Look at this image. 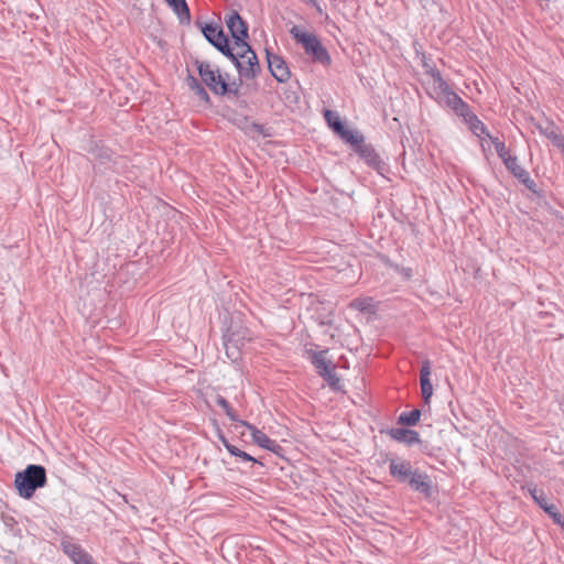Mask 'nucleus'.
I'll list each match as a JSON object with an SVG mask.
<instances>
[{"label":"nucleus","mask_w":564,"mask_h":564,"mask_svg":"<svg viewBox=\"0 0 564 564\" xmlns=\"http://www.w3.org/2000/svg\"><path fill=\"white\" fill-rule=\"evenodd\" d=\"M387 434L394 441L399 443H404L406 445H413L420 443V435L417 432L403 427L390 429L387 431Z\"/></svg>","instance_id":"nucleus-14"},{"label":"nucleus","mask_w":564,"mask_h":564,"mask_svg":"<svg viewBox=\"0 0 564 564\" xmlns=\"http://www.w3.org/2000/svg\"><path fill=\"white\" fill-rule=\"evenodd\" d=\"M267 59L272 76L278 82L285 83L290 78L291 73L284 59L276 54L270 53L269 51H267Z\"/></svg>","instance_id":"nucleus-7"},{"label":"nucleus","mask_w":564,"mask_h":564,"mask_svg":"<svg viewBox=\"0 0 564 564\" xmlns=\"http://www.w3.org/2000/svg\"><path fill=\"white\" fill-rule=\"evenodd\" d=\"M226 414L231 421L239 422L241 424V421L238 420L236 412L232 410V408H230L229 411L226 412Z\"/></svg>","instance_id":"nucleus-36"},{"label":"nucleus","mask_w":564,"mask_h":564,"mask_svg":"<svg viewBox=\"0 0 564 564\" xmlns=\"http://www.w3.org/2000/svg\"><path fill=\"white\" fill-rule=\"evenodd\" d=\"M349 307L355 310L357 313L362 315H376L379 312V302H376L373 297L361 296L352 300L349 303Z\"/></svg>","instance_id":"nucleus-12"},{"label":"nucleus","mask_w":564,"mask_h":564,"mask_svg":"<svg viewBox=\"0 0 564 564\" xmlns=\"http://www.w3.org/2000/svg\"><path fill=\"white\" fill-rule=\"evenodd\" d=\"M390 474L398 481H408L412 473L411 463L402 459H391L389 465Z\"/></svg>","instance_id":"nucleus-13"},{"label":"nucleus","mask_w":564,"mask_h":564,"mask_svg":"<svg viewBox=\"0 0 564 564\" xmlns=\"http://www.w3.org/2000/svg\"><path fill=\"white\" fill-rule=\"evenodd\" d=\"M421 392L425 403H429L433 395V386L431 383V366L430 361H424L420 373Z\"/></svg>","instance_id":"nucleus-16"},{"label":"nucleus","mask_w":564,"mask_h":564,"mask_svg":"<svg viewBox=\"0 0 564 564\" xmlns=\"http://www.w3.org/2000/svg\"><path fill=\"white\" fill-rule=\"evenodd\" d=\"M228 452L236 456V457H239L241 458L242 460L245 462H252V463H258V460L252 457L251 455H249L248 453L241 451L240 448H238L237 446H228Z\"/></svg>","instance_id":"nucleus-28"},{"label":"nucleus","mask_w":564,"mask_h":564,"mask_svg":"<svg viewBox=\"0 0 564 564\" xmlns=\"http://www.w3.org/2000/svg\"><path fill=\"white\" fill-rule=\"evenodd\" d=\"M420 417L421 411L415 409L410 412H402L398 419V422L400 424L412 426L419 422Z\"/></svg>","instance_id":"nucleus-23"},{"label":"nucleus","mask_w":564,"mask_h":564,"mask_svg":"<svg viewBox=\"0 0 564 564\" xmlns=\"http://www.w3.org/2000/svg\"><path fill=\"white\" fill-rule=\"evenodd\" d=\"M198 74L205 85L216 95L224 96L232 91L219 69L208 62H196Z\"/></svg>","instance_id":"nucleus-4"},{"label":"nucleus","mask_w":564,"mask_h":564,"mask_svg":"<svg viewBox=\"0 0 564 564\" xmlns=\"http://www.w3.org/2000/svg\"><path fill=\"white\" fill-rule=\"evenodd\" d=\"M290 33L293 39L304 47L305 53L310 55L314 62H318L323 65L330 64L332 58L316 35L302 30L297 25H294L290 30Z\"/></svg>","instance_id":"nucleus-2"},{"label":"nucleus","mask_w":564,"mask_h":564,"mask_svg":"<svg viewBox=\"0 0 564 564\" xmlns=\"http://www.w3.org/2000/svg\"><path fill=\"white\" fill-rule=\"evenodd\" d=\"M464 121L468 124L470 131L481 138L482 135H486L490 138L491 135L488 133L487 128L485 124L478 119V117L469 109L467 112L464 113L462 117Z\"/></svg>","instance_id":"nucleus-19"},{"label":"nucleus","mask_w":564,"mask_h":564,"mask_svg":"<svg viewBox=\"0 0 564 564\" xmlns=\"http://www.w3.org/2000/svg\"><path fill=\"white\" fill-rule=\"evenodd\" d=\"M194 93L200 100H203L205 102H209V95L202 85H199L197 88H195Z\"/></svg>","instance_id":"nucleus-32"},{"label":"nucleus","mask_w":564,"mask_h":564,"mask_svg":"<svg viewBox=\"0 0 564 564\" xmlns=\"http://www.w3.org/2000/svg\"><path fill=\"white\" fill-rule=\"evenodd\" d=\"M543 510L553 519V521L556 524H560V525L564 524L563 517L557 511V509H556V507L554 505H550L549 503L547 507H545Z\"/></svg>","instance_id":"nucleus-29"},{"label":"nucleus","mask_w":564,"mask_h":564,"mask_svg":"<svg viewBox=\"0 0 564 564\" xmlns=\"http://www.w3.org/2000/svg\"><path fill=\"white\" fill-rule=\"evenodd\" d=\"M311 362L316 368L319 376L325 377L334 370V366L329 359L326 358L327 350L314 351L307 350Z\"/></svg>","instance_id":"nucleus-10"},{"label":"nucleus","mask_w":564,"mask_h":564,"mask_svg":"<svg viewBox=\"0 0 564 564\" xmlns=\"http://www.w3.org/2000/svg\"><path fill=\"white\" fill-rule=\"evenodd\" d=\"M327 383L334 389L339 390L340 389V379L337 377L335 371H330L329 375L323 377Z\"/></svg>","instance_id":"nucleus-31"},{"label":"nucleus","mask_w":564,"mask_h":564,"mask_svg":"<svg viewBox=\"0 0 564 564\" xmlns=\"http://www.w3.org/2000/svg\"><path fill=\"white\" fill-rule=\"evenodd\" d=\"M46 484V470L41 465H29L24 470L17 473L14 486L19 495L30 499L37 488Z\"/></svg>","instance_id":"nucleus-1"},{"label":"nucleus","mask_w":564,"mask_h":564,"mask_svg":"<svg viewBox=\"0 0 564 564\" xmlns=\"http://www.w3.org/2000/svg\"><path fill=\"white\" fill-rule=\"evenodd\" d=\"M216 402L219 406L224 409L225 412L229 411V409L231 408L229 402L223 397H217Z\"/></svg>","instance_id":"nucleus-34"},{"label":"nucleus","mask_w":564,"mask_h":564,"mask_svg":"<svg viewBox=\"0 0 564 564\" xmlns=\"http://www.w3.org/2000/svg\"><path fill=\"white\" fill-rule=\"evenodd\" d=\"M324 116H325V119H326V121H327L328 126H329V127H330V128H332L336 133H338L339 131H341V130H343L344 124H343V122H341V120H340L339 116H338L336 112H334V111H332V110H326V111H325V113H324Z\"/></svg>","instance_id":"nucleus-25"},{"label":"nucleus","mask_w":564,"mask_h":564,"mask_svg":"<svg viewBox=\"0 0 564 564\" xmlns=\"http://www.w3.org/2000/svg\"><path fill=\"white\" fill-rule=\"evenodd\" d=\"M178 17L181 23H188L191 20L189 9L185 0H165Z\"/></svg>","instance_id":"nucleus-22"},{"label":"nucleus","mask_w":564,"mask_h":564,"mask_svg":"<svg viewBox=\"0 0 564 564\" xmlns=\"http://www.w3.org/2000/svg\"><path fill=\"white\" fill-rule=\"evenodd\" d=\"M83 564H97L94 562L93 557L90 556L86 562H84Z\"/></svg>","instance_id":"nucleus-39"},{"label":"nucleus","mask_w":564,"mask_h":564,"mask_svg":"<svg viewBox=\"0 0 564 564\" xmlns=\"http://www.w3.org/2000/svg\"><path fill=\"white\" fill-rule=\"evenodd\" d=\"M360 154L365 158L368 165L376 169L379 173H382L384 169V163L370 147L361 145Z\"/></svg>","instance_id":"nucleus-21"},{"label":"nucleus","mask_w":564,"mask_h":564,"mask_svg":"<svg viewBox=\"0 0 564 564\" xmlns=\"http://www.w3.org/2000/svg\"><path fill=\"white\" fill-rule=\"evenodd\" d=\"M241 425L246 426L250 431L253 442L260 447L272 453H279V451H281V446L275 441L271 440L267 434L258 430L256 426L249 424L246 421H241Z\"/></svg>","instance_id":"nucleus-8"},{"label":"nucleus","mask_w":564,"mask_h":564,"mask_svg":"<svg viewBox=\"0 0 564 564\" xmlns=\"http://www.w3.org/2000/svg\"><path fill=\"white\" fill-rule=\"evenodd\" d=\"M186 83H187L188 87L191 88V90H193V91L195 88H197L200 85L199 82L197 80V78H195L193 75L187 76Z\"/></svg>","instance_id":"nucleus-33"},{"label":"nucleus","mask_w":564,"mask_h":564,"mask_svg":"<svg viewBox=\"0 0 564 564\" xmlns=\"http://www.w3.org/2000/svg\"><path fill=\"white\" fill-rule=\"evenodd\" d=\"M337 134H339L344 141L352 145L360 144L364 142V137L361 134L354 132L352 130L346 129L345 126L343 127V130L339 131Z\"/></svg>","instance_id":"nucleus-24"},{"label":"nucleus","mask_w":564,"mask_h":564,"mask_svg":"<svg viewBox=\"0 0 564 564\" xmlns=\"http://www.w3.org/2000/svg\"><path fill=\"white\" fill-rule=\"evenodd\" d=\"M227 57L235 62L241 77L253 78L260 70L258 57L248 43L238 44Z\"/></svg>","instance_id":"nucleus-3"},{"label":"nucleus","mask_w":564,"mask_h":564,"mask_svg":"<svg viewBox=\"0 0 564 564\" xmlns=\"http://www.w3.org/2000/svg\"><path fill=\"white\" fill-rule=\"evenodd\" d=\"M311 3L316 4L317 0H308Z\"/></svg>","instance_id":"nucleus-40"},{"label":"nucleus","mask_w":564,"mask_h":564,"mask_svg":"<svg viewBox=\"0 0 564 564\" xmlns=\"http://www.w3.org/2000/svg\"><path fill=\"white\" fill-rule=\"evenodd\" d=\"M202 32L206 40L225 56L231 54L232 47L229 46L228 39L220 26L216 24H205L202 28Z\"/></svg>","instance_id":"nucleus-5"},{"label":"nucleus","mask_w":564,"mask_h":564,"mask_svg":"<svg viewBox=\"0 0 564 564\" xmlns=\"http://www.w3.org/2000/svg\"><path fill=\"white\" fill-rule=\"evenodd\" d=\"M224 340H225V345H226L227 349L229 348L228 345L230 343L236 344V340L234 338V334H231L229 332V329L224 334Z\"/></svg>","instance_id":"nucleus-35"},{"label":"nucleus","mask_w":564,"mask_h":564,"mask_svg":"<svg viewBox=\"0 0 564 564\" xmlns=\"http://www.w3.org/2000/svg\"><path fill=\"white\" fill-rule=\"evenodd\" d=\"M440 101L444 102L459 117H463L464 113L470 109V107L452 89L445 94Z\"/></svg>","instance_id":"nucleus-15"},{"label":"nucleus","mask_w":564,"mask_h":564,"mask_svg":"<svg viewBox=\"0 0 564 564\" xmlns=\"http://www.w3.org/2000/svg\"><path fill=\"white\" fill-rule=\"evenodd\" d=\"M252 130H254L257 133H262V126L258 124V123H252L251 126Z\"/></svg>","instance_id":"nucleus-37"},{"label":"nucleus","mask_w":564,"mask_h":564,"mask_svg":"<svg viewBox=\"0 0 564 564\" xmlns=\"http://www.w3.org/2000/svg\"><path fill=\"white\" fill-rule=\"evenodd\" d=\"M507 170L524 184L529 189H532L535 186L534 181L530 177L529 173L519 164L517 156L508 158L503 162Z\"/></svg>","instance_id":"nucleus-9"},{"label":"nucleus","mask_w":564,"mask_h":564,"mask_svg":"<svg viewBox=\"0 0 564 564\" xmlns=\"http://www.w3.org/2000/svg\"><path fill=\"white\" fill-rule=\"evenodd\" d=\"M431 76V89L433 90V94L437 100H440L445 94H447L451 90V87L446 83V80L442 77L440 72L432 70L430 73Z\"/></svg>","instance_id":"nucleus-18"},{"label":"nucleus","mask_w":564,"mask_h":564,"mask_svg":"<svg viewBox=\"0 0 564 564\" xmlns=\"http://www.w3.org/2000/svg\"><path fill=\"white\" fill-rule=\"evenodd\" d=\"M495 147V150L498 156L505 162L508 158H511V153L509 149L506 147L505 142L500 141L498 138L490 137L489 138Z\"/></svg>","instance_id":"nucleus-26"},{"label":"nucleus","mask_w":564,"mask_h":564,"mask_svg":"<svg viewBox=\"0 0 564 564\" xmlns=\"http://www.w3.org/2000/svg\"><path fill=\"white\" fill-rule=\"evenodd\" d=\"M223 444L224 446L228 449V446H234L232 444H230L227 440L223 438Z\"/></svg>","instance_id":"nucleus-38"},{"label":"nucleus","mask_w":564,"mask_h":564,"mask_svg":"<svg viewBox=\"0 0 564 564\" xmlns=\"http://www.w3.org/2000/svg\"><path fill=\"white\" fill-rule=\"evenodd\" d=\"M536 128L542 135L553 143L554 147H557L564 141V137L552 121H546L545 124L540 123Z\"/></svg>","instance_id":"nucleus-17"},{"label":"nucleus","mask_w":564,"mask_h":564,"mask_svg":"<svg viewBox=\"0 0 564 564\" xmlns=\"http://www.w3.org/2000/svg\"><path fill=\"white\" fill-rule=\"evenodd\" d=\"M408 481L413 490L419 491L426 497L431 496L432 480L429 475L414 470Z\"/></svg>","instance_id":"nucleus-11"},{"label":"nucleus","mask_w":564,"mask_h":564,"mask_svg":"<svg viewBox=\"0 0 564 564\" xmlns=\"http://www.w3.org/2000/svg\"><path fill=\"white\" fill-rule=\"evenodd\" d=\"M63 550L75 564H83L90 557L80 545L75 543L64 542Z\"/></svg>","instance_id":"nucleus-20"},{"label":"nucleus","mask_w":564,"mask_h":564,"mask_svg":"<svg viewBox=\"0 0 564 564\" xmlns=\"http://www.w3.org/2000/svg\"><path fill=\"white\" fill-rule=\"evenodd\" d=\"M227 28L235 40V45L247 43L248 39V26L237 11H231L226 17Z\"/></svg>","instance_id":"nucleus-6"},{"label":"nucleus","mask_w":564,"mask_h":564,"mask_svg":"<svg viewBox=\"0 0 564 564\" xmlns=\"http://www.w3.org/2000/svg\"><path fill=\"white\" fill-rule=\"evenodd\" d=\"M528 490L531 495V497L534 499V501L542 508L544 509L545 507H547V501H546V498H545V495L542 490L538 489L535 486H529L528 487Z\"/></svg>","instance_id":"nucleus-27"},{"label":"nucleus","mask_w":564,"mask_h":564,"mask_svg":"<svg viewBox=\"0 0 564 564\" xmlns=\"http://www.w3.org/2000/svg\"><path fill=\"white\" fill-rule=\"evenodd\" d=\"M91 154H93L94 159H98L101 163L109 160L111 156L110 151L108 149H104V148H96L91 152Z\"/></svg>","instance_id":"nucleus-30"}]
</instances>
